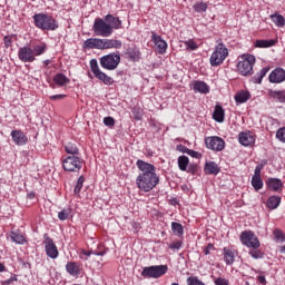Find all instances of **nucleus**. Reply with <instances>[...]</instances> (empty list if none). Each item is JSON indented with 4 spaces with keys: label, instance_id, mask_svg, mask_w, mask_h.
<instances>
[{
    "label": "nucleus",
    "instance_id": "69168bd1",
    "mask_svg": "<svg viewBox=\"0 0 285 285\" xmlns=\"http://www.w3.org/2000/svg\"><path fill=\"white\" fill-rule=\"evenodd\" d=\"M43 63L45 66H48L50 63V60H45Z\"/></svg>",
    "mask_w": 285,
    "mask_h": 285
},
{
    "label": "nucleus",
    "instance_id": "bf43d9fd",
    "mask_svg": "<svg viewBox=\"0 0 285 285\" xmlns=\"http://www.w3.org/2000/svg\"><path fill=\"white\" fill-rule=\"evenodd\" d=\"M178 150H180V153H188V148H186L185 146L178 147Z\"/></svg>",
    "mask_w": 285,
    "mask_h": 285
},
{
    "label": "nucleus",
    "instance_id": "a211bd4d",
    "mask_svg": "<svg viewBox=\"0 0 285 285\" xmlns=\"http://www.w3.org/2000/svg\"><path fill=\"white\" fill-rule=\"evenodd\" d=\"M122 46L121 40H117V39H108V38H104L101 39V50H119Z\"/></svg>",
    "mask_w": 285,
    "mask_h": 285
},
{
    "label": "nucleus",
    "instance_id": "9d476101",
    "mask_svg": "<svg viewBox=\"0 0 285 285\" xmlns=\"http://www.w3.org/2000/svg\"><path fill=\"white\" fill-rule=\"evenodd\" d=\"M239 239L243 246H246L247 248H259L262 246L259 238H257L252 230L242 232Z\"/></svg>",
    "mask_w": 285,
    "mask_h": 285
},
{
    "label": "nucleus",
    "instance_id": "ddd939ff",
    "mask_svg": "<svg viewBox=\"0 0 285 285\" xmlns=\"http://www.w3.org/2000/svg\"><path fill=\"white\" fill-rule=\"evenodd\" d=\"M18 59H20L22 63H33V61H37V58L32 51V47L28 45L19 48Z\"/></svg>",
    "mask_w": 285,
    "mask_h": 285
},
{
    "label": "nucleus",
    "instance_id": "4d7b16f0",
    "mask_svg": "<svg viewBox=\"0 0 285 285\" xmlns=\"http://www.w3.org/2000/svg\"><path fill=\"white\" fill-rule=\"evenodd\" d=\"M257 282H259V284H262V285H266L267 284L266 276H264V275L257 276Z\"/></svg>",
    "mask_w": 285,
    "mask_h": 285
},
{
    "label": "nucleus",
    "instance_id": "0eeeda50",
    "mask_svg": "<svg viewBox=\"0 0 285 285\" xmlns=\"http://www.w3.org/2000/svg\"><path fill=\"white\" fill-rule=\"evenodd\" d=\"M166 273H168V265H153L144 267L140 275L141 277L158 279V277H163Z\"/></svg>",
    "mask_w": 285,
    "mask_h": 285
},
{
    "label": "nucleus",
    "instance_id": "de8ad7c7",
    "mask_svg": "<svg viewBox=\"0 0 285 285\" xmlns=\"http://www.w3.org/2000/svg\"><path fill=\"white\" fill-rule=\"evenodd\" d=\"M105 126H108L109 128H112L115 126V118L108 116L104 118Z\"/></svg>",
    "mask_w": 285,
    "mask_h": 285
},
{
    "label": "nucleus",
    "instance_id": "20e7f679",
    "mask_svg": "<svg viewBox=\"0 0 285 285\" xmlns=\"http://www.w3.org/2000/svg\"><path fill=\"white\" fill-rule=\"evenodd\" d=\"M240 61L237 62V70L243 77H250L253 75V67L255 66V56L244 53L240 56Z\"/></svg>",
    "mask_w": 285,
    "mask_h": 285
},
{
    "label": "nucleus",
    "instance_id": "393cba45",
    "mask_svg": "<svg viewBox=\"0 0 285 285\" xmlns=\"http://www.w3.org/2000/svg\"><path fill=\"white\" fill-rule=\"evenodd\" d=\"M268 96L271 99H274V101H278L279 104H285V90H268Z\"/></svg>",
    "mask_w": 285,
    "mask_h": 285
},
{
    "label": "nucleus",
    "instance_id": "680f3d73",
    "mask_svg": "<svg viewBox=\"0 0 285 285\" xmlns=\"http://www.w3.org/2000/svg\"><path fill=\"white\" fill-rule=\"evenodd\" d=\"M0 273H6V265L0 263Z\"/></svg>",
    "mask_w": 285,
    "mask_h": 285
},
{
    "label": "nucleus",
    "instance_id": "a19ab883",
    "mask_svg": "<svg viewBox=\"0 0 285 285\" xmlns=\"http://www.w3.org/2000/svg\"><path fill=\"white\" fill-rule=\"evenodd\" d=\"M131 114L134 119H136V121H141V119L144 118V109L139 107H134L131 109Z\"/></svg>",
    "mask_w": 285,
    "mask_h": 285
},
{
    "label": "nucleus",
    "instance_id": "ea45409f",
    "mask_svg": "<svg viewBox=\"0 0 285 285\" xmlns=\"http://www.w3.org/2000/svg\"><path fill=\"white\" fill-rule=\"evenodd\" d=\"M248 255H250L253 259H264V253L259 248H250Z\"/></svg>",
    "mask_w": 285,
    "mask_h": 285
},
{
    "label": "nucleus",
    "instance_id": "79ce46f5",
    "mask_svg": "<svg viewBox=\"0 0 285 285\" xmlns=\"http://www.w3.org/2000/svg\"><path fill=\"white\" fill-rule=\"evenodd\" d=\"M83 181H86V178H83V176H80L73 189L75 195H79L81 193V189L83 188Z\"/></svg>",
    "mask_w": 285,
    "mask_h": 285
},
{
    "label": "nucleus",
    "instance_id": "49530a36",
    "mask_svg": "<svg viewBox=\"0 0 285 285\" xmlns=\"http://www.w3.org/2000/svg\"><path fill=\"white\" fill-rule=\"evenodd\" d=\"M274 237L277 242H285V234L282 232V229H275Z\"/></svg>",
    "mask_w": 285,
    "mask_h": 285
},
{
    "label": "nucleus",
    "instance_id": "6e6d98bb",
    "mask_svg": "<svg viewBox=\"0 0 285 285\" xmlns=\"http://www.w3.org/2000/svg\"><path fill=\"white\" fill-rule=\"evenodd\" d=\"M13 282H17V276H11L9 279L3 281V282H2V285H10V284H12Z\"/></svg>",
    "mask_w": 285,
    "mask_h": 285
},
{
    "label": "nucleus",
    "instance_id": "7ed1b4c3",
    "mask_svg": "<svg viewBox=\"0 0 285 285\" xmlns=\"http://www.w3.org/2000/svg\"><path fill=\"white\" fill-rule=\"evenodd\" d=\"M33 23L36 28H39V30H57L59 28V24L57 23V20L52 18L50 14L46 13H36L33 16Z\"/></svg>",
    "mask_w": 285,
    "mask_h": 285
},
{
    "label": "nucleus",
    "instance_id": "4be33fe9",
    "mask_svg": "<svg viewBox=\"0 0 285 285\" xmlns=\"http://www.w3.org/2000/svg\"><path fill=\"white\" fill-rule=\"evenodd\" d=\"M224 262L227 266H233L235 264V250L229 247L223 248Z\"/></svg>",
    "mask_w": 285,
    "mask_h": 285
},
{
    "label": "nucleus",
    "instance_id": "aec40b11",
    "mask_svg": "<svg viewBox=\"0 0 285 285\" xmlns=\"http://www.w3.org/2000/svg\"><path fill=\"white\" fill-rule=\"evenodd\" d=\"M82 48L85 50H101V38H88L83 41Z\"/></svg>",
    "mask_w": 285,
    "mask_h": 285
},
{
    "label": "nucleus",
    "instance_id": "e433bc0d",
    "mask_svg": "<svg viewBox=\"0 0 285 285\" xmlns=\"http://www.w3.org/2000/svg\"><path fill=\"white\" fill-rule=\"evenodd\" d=\"M189 163H190V160L188 159L187 156L178 157V168H179V170L186 171V169L188 168Z\"/></svg>",
    "mask_w": 285,
    "mask_h": 285
},
{
    "label": "nucleus",
    "instance_id": "13d9d810",
    "mask_svg": "<svg viewBox=\"0 0 285 285\" xmlns=\"http://www.w3.org/2000/svg\"><path fill=\"white\" fill-rule=\"evenodd\" d=\"M4 46L7 48H10V46H12V39H10L9 37H6L4 38Z\"/></svg>",
    "mask_w": 285,
    "mask_h": 285
},
{
    "label": "nucleus",
    "instance_id": "052dcab7",
    "mask_svg": "<svg viewBox=\"0 0 285 285\" xmlns=\"http://www.w3.org/2000/svg\"><path fill=\"white\" fill-rule=\"evenodd\" d=\"M82 255H85L86 257H90L92 255V252H86V249H83Z\"/></svg>",
    "mask_w": 285,
    "mask_h": 285
},
{
    "label": "nucleus",
    "instance_id": "58836bf2",
    "mask_svg": "<svg viewBox=\"0 0 285 285\" xmlns=\"http://www.w3.org/2000/svg\"><path fill=\"white\" fill-rule=\"evenodd\" d=\"M193 9L195 10V12H198V13L206 12V10H208V3L204 1L196 2L193 6Z\"/></svg>",
    "mask_w": 285,
    "mask_h": 285
},
{
    "label": "nucleus",
    "instance_id": "2f4dec72",
    "mask_svg": "<svg viewBox=\"0 0 285 285\" xmlns=\"http://www.w3.org/2000/svg\"><path fill=\"white\" fill-rule=\"evenodd\" d=\"M250 99V92L248 91H240L235 96L236 104H246Z\"/></svg>",
    "mask_w": 285,
    "mask_h": 285
},
{
    "label": "nucleus",
    "instance_id": "4468645a",
    "mask_svg": "<svg viewBox=\"0 0 285 285\" xmlns=\"http://www.w3.org/2000/svg\"><path fill=\"white\" fill-rule=\"evenodd\" d=\"M151 41L156 46V50L159 55H166V50H168V42H166L161 36L156 35L155 31H153Z\"/></svg>",
    "mask_w": 285,
    "mask_h": 285
},
{
    "label": "nucleus",
    "instance_id": "09e8293b",
    "mask_svg": "<svg viewBox=\"0 0 285 285\" xmlns=\"http://www.w3.org/2000/svg\"><path fill=\"white\" fill-rule=\"evenodd\" d=\"M183 244H184V243H183L181 240H177V242L171 243V244L169 245V248H170L171 250H179V249L181 248Z\"/></svg>",
    "mask_w": 285,
    "mask_h": 285
},
{
    "label": "nucleus",
    "instance_id": "b1692460",
    "mask_svg": "<svg viewBox=\"0 0 285 285\" xmlns=\"http://www.w3.org/2000/svg\"><path fill=\"white\" fill-rule=\"evenodd\" d=\"M31 50L33 52V57L37 59V57H41V55H46V52H48V45H46V42H40L33 45Z\"/></svg>",
    "mask_w": 285,
    "mask_h": 285
},
{
    "label": "nucleus",
    "instance_id": "338daca9",
    "mask_svg": "<svg viewBox=\"0 0 285 285\" xmlns=\"http://www.w3.org/2000/svg\"><path fill=\"white\" fill-rule=\"evenodd\" d=\"M129 57H130L131 59H135V56H132L131 52H129Z\"/></svg>",
    "mask_w": 285,
    "mask_h": 285
},
{
    "label": "nucleus",
    "instance_id": "72a5a7b5",
    "mask_svg": "<svg viewBox=\"0 0 285 285\" xmlns=\"http://www.w3.org/2000/svg\"><path fill=\"white\" fill-rule=\"evenodd\" d=\"M275 40H256L255 48H273Z\"/></svg>",
    "mask_w": 285,
    "mask_h": 285
},
{
    "label": "nucleus",
    "instance_id": "c756f323",
    "mask_svg": "<svg viewBox=\"0 0 285 285\" xmlns=\"http://www.w3.org/2000/svg\"><path fill=\"white\" fill-rule=\"evenodd\" d=\"M268 70H271V68H268V67L261 69L259 72H257L252 78L253 83H262V80L265 78L266 75H268Z\"/></svg>",
    "mask_w": 285,
    "mask_h": 285
},
{
    "label": "nucleus",
    "instance_id": "dca6fc26",
    "mask_svg": "<svg viewBox=\"0 0 285 285\" xmlns=\"http://www.w3.org/2000/svg\"><path fill=\"white\" fill-rule=\"evenodd\" d=\"M269 83H284L285 70L283 68H275L268 76Z\"/></svg>",
    "mask_w": 285,
    "mask_h": 285
},
{
    "label": "nucleus",
    "instance_id": "39448f33",
    "mask_svg": "<svg viewBox=\"0 0 285 285\" xmlns=\"http://www.w3.org/2000/svg\"><path fill=\"white\" fill-rule=\"evenodd\" d=\"M99 63L104 70H117L121 63V53L119 51L105 55L99 58Z\"/></svg>",
    "mask_w": 285,
    "mask_h": 285
},
{
    "label": "nucleus",
    "instance_id": "8fccbe9b",
    "mask_svg": "<svg viewBox=\"0 0 285 285\" xmlns=\"http://www.w3.org/2000/svg\"><path fill=\"white\" fill-rule=\"evenodd\" d=\"M214 284L215 285H230V283L228 282V279L226 278H222V277H218L214 281Z\"/></svg>",
    "mask_w": 285,
    "mask_h": 285
},
{
    "label": "nucleus",
    "instance_id": "f03ea898",
    "mask_svg": "<svg viewBox=\"0 0 285 285\" xmlns=\"http://www.w3.org/2000/svg\"><path fill=\"white\" fill-rule=\"evenodd\" d=\"M121 28V20L112 14L105 16L102 18H96L92 24V32L96 37H104L108 39V37H112V32L115 30H119Z\"/></svg>",
    "mask_w": 285,
    "mask_h": 285
},
{
    "label": "nucleus",
    "instance_id": "603ef678",
    "mask_svg": "<svg viewBox=\"0 0 285 285\" xmlns=\"http://www.w3.org/2000/svg\"><path fill=\"white\" fill-rule=\"evenodd\" d=\"M263 168H264V166L257 165V166L255 167L253 177H262V169H263Z\"/></svg>",
    "mask_w": 285,
    "mask_h": 285
},
{
    "label": "nucleus",
    "instance_id": "473e14b6",
    "mask_svg": "<svg viewBox=\"0 0 285 285\" xmlns=\"http://www.w3.org/2000/svg\"><path fill=\"white\" fill-rule=\"evenodd\" d=\"M65 150L68 155H71V156H78L79 155V148L77 147V145L72 144V142H68L66 146H65Z\"/></svg>",
    "mask_w": 285,
    "mask_h": 285
},
{
    "label": "nucleus",
    "instance_id": "f257e3e1",
    "mask_svg": "<svg viewBox=\"0 0 285 285\" xmlns=\"http://www.w3.org/2000/svg\"><path fill=\"white\" fill-rule=\"evenodd\" d=\"M136 166L139 170L136 177V186L141 193H150L159 185V176L157 174V167L150 163H146L142 159L136 161Z\"/></svg>",
    "mask_w": 285,
    "mask_h": 285
},
{
    "label": "nucleus",
    "instance_id": "a878e982",
    "mask_svg": "<svg viewBox=\"0 0 285 285\" xmlns=\"http://www.w3.org/2000/svg\"><path fill=\"white\" fill-rule=\"evenodd\" d=\"M195 92H200V95H208L210 92V87L204 81H195L194 82Z\"/></svg>",
    "mask_w": 285,
    "mask_h": 285
},
{
    "label": "nucleus",
    "instance_id": "4c0bfd02",
    "mask_svg": "<svg viewBox=\"0 0 285 285\" xmlns=\"http://www.w3.org/2000/svg\"><path fill=\"white\" fill-rule=\"evenodd\" d=\"M171 230L174 235L181 237L184 235V226L179 223H171Z\"/></svg>",
    "mask_w": 285,
    "mask_h": 285
},
{
    "label": "nucleus",
    "instance_id": "bb28decb",
    "mask_svg": "<svg viewBox=\"0 0 285 285\" xmlns=\"http://www.w3.org/2000/svg\"><path fill=\"white\" fill-rule=\"evenodd\" d=\"M219 170L222 169L219 168V165H217V163L215 161H209L205 165V173L207 175H219Z\"/></svg>",
    "mask_w": 285,
    "mask_h": 285
},
{
    "label": "nucleus",
    "instance_id": "37998d69",
    "mask_svg": "<svg viewBox=\"0 0 285 285\" xmlns=\"http://www.w3.org/2000/svg\"><path fill=\"white\" fill-rule=\"evenodd\" d=\"M185 47L187 50H197L199 48V45L193 39H189L185 41Z\"/></svg>",
    "mask_w": 285,
    "mask_h": 285
},
{
    "label": "nucleus",
    "instance_id": "2eb2a0df",
    "mask_svg": "<svg viewBox=\"0 0 285 285\" xmlns=\"http://www.w3.org/2000/svg\"><path fill=\"white\" fill-rule=\"evenodd\" d=\"M238 142L240 146H245V148H248V146H255V134L252 131H240L238 134Z\"/></svg>",
    "mask_w": 285,
    "mask_h": 285
},
{
    "label": "nucleus",
    "instance_id": "6e6552de",
    "mask_svg": "<svg viewBox=\"0 0 285 285\" xmlns=\"http://www.w3.org/2000/svg\"><path fill=\"white\" fill-rule=\"evenodd\" d=\"M89 66L96 79H98L99 81H102L105 86H112V83H115V79H112V77L101 71V69L99 68V63L97 62V59H91L89 62Z\"/></svg>",
    "mask_w": 285,
    "mask_h": 285
},
{
    "label": "nucleus",
    "instance_id": "5fc2aeb1",
    "mask_svg": "<svg viewBox=\"0 0 285 285\" xmlns=\"http://www.w3.org/2000/svg\"><path fill=\"white\" fill-rule=\"evenodd\" d=\"M214 248H215V245L208 244V245L204 248V254H205V255H210V250H213Z\"/></svg>",
    "mask_w": 285,
    "mask_h": 285
},
{
    "label": "nucleus",
    "instance_id": "1a4fd4ad",
    "mask_svg": "<svg viewBox=\"0 0 285 285\" xmlns=\"http://www.w3.org/2000/svg\"><path fill=\"white\" fill-rule=\"evenodd\" d=\"M62 168L67 173H79L83 168V160L79 156H68L62 160Z\"/></svg>",
    "mask_w": 285,
    "mask_h": 285
},
{
    "label": "nucleus",
    "instance_id": "cd10ccee",
    "mask_svg": "<svg viewBox=\"0 0 285 285\" xmlns=\"http://www.w3.org/2000/svg\"><path fill=\"white\" fill-rule=\"evenodd\" d=\"M279 204H282L281 196H271L267 199V208H269V210H276V208H279Z\"/></svg>",
    "mask_w": 285,
    "mask_h": 285
},
{
    "label": "nucleus",
    "instance_id": "f3484780",
    "mask_svg": "<svg viewBox=\"0 0 285 285\" xmlns=\"http://www.w3.org/2000/svg\"><path fill=\"white\" fill-rule=\"evenodd\" d=\"M66 271L71 277H79L83 273V267H81L80 263L68 262L66 264Z\"/></svg>",
    "mask_w": 285,
    "mask_h": 285
},
{
    "label": "nucleus",
    "instance_id": "774afa93",
    "mask_svg": "<svg viewBox=\"0 0 285 285\" xmlns=\"http://www.w3.org/2000/svg\"><path fill=\"white\" fill-rule=\"evenodd\" d=\"M171 285H179V283H173Z\"/></svg>",
    "mask_w": 285,
    "mask_h": 285
},
{
    "label": "nucleus",
    "instance_id": "6ab92c4d",
    "mask_svg": "<svg viewBox=\"0 0 285 285\" xmlns=\"http://www.w3.org/2000/svg\"><path fill=\"white\" fill-rule=\"evenodd\" d=\"M11 138L16 146H26L28 144V136L19 129L11 131Z\"/></svg>",
    "mask_w": 285,
    "mask_h": 285
},
{
    "label": "nucleus",
    "instance_id": "a18cd8bd",
    "mask_svg": "<svg viewBox=\"0 0 285 285\" xmlns=\"http://www.w3.org/2000/svg\"><path fill=\"white\" fill-rule=\"evenodd\" d=\"M70 217V210L69 209H62L61 212L58 213V219L60 222H66Z\"/></svg>",
    "mask_w": 285,
    "mask_h": 285
},
{
    "label": "nucleus",
    "instance_id": "0e129e2a",
    "mask_svg": "<svg viewBox=\"0 0 285 285\" xmlns=\"http://www.w3.org/2000/svg\"><path fill=\"white\" fill-rule=\"evenodd\" d=\"M281 253H285V245L279 248Z\"/></svg>",
    "mask_w": 285,
    "mask_h": 285
},
{
    "label": "nucleus",
    "instance_id": "412c9836",
    "mask_svg": "<svg viewBox=\"0 0 285 285\" xmlns=\"http://www.w3.org/2000/svg\"><path fill=\"white\" fill-rule=\"evenodd\" d=\"M266 186L267 188H269V190L278 193V190H282L284 188V183H282V179L279 178H268L266 180Z\"/></svg>",
    "mask_w": 285,
    "mask_h": 285
},
{
    "label": "nucleus",
    "instance_id": "f704fd0d",
    "mask_svg": "<svg viewBox=\"0 0 285 285\" xmlns=\"http://www.w3.org/2000/svg\"><path fill=\"white\" fill-rule=\"evenodd\" d=\"M252 186L255 190H262L264 188V180H262V177L253 176Z\"/></svg>",
    "mask_w": 285,
    "mask_h": 285
},
{
    "label": "nucleus",
    "instance_id": "c85d7f7f",
    "mask_svg": "<svg viewBox=\"0 0 285 285\" xmlns=\"http://www.w3.org/2000/svg\"><path fill=\"white\" fill-rule=\"evenodd\" d=\"M53 82H56L57 86H60V88H63V86H68V83H70V80L66 75L57 73L53 77Z\"/></svg>",
    "mask_w": 285,
    "mask_h": 285
},
{
    "label": "nucleus",
    "instance_id": "9b49d317",
    "mask_svg": "<svg viewBox=\"0 0 285 285\" xmlns=\"http://www.w3.org/2000/svg\"><path fill=\"white\" fill-rule=\"evenodd\" d=\"M205 146L209 150H215L216 153H222L226 148V141L219 136H209L205 138Z\"/></svg>",
    "mask_w": 285,
    "mask_h": 285
},
{
    "label": "nucleus",
    "instance_id": "c03bdc74",
    "mask_svg": "<svg viewBox=\"0 0 285 285\" xmlns=\"http://www.w3.org/2000/svg\"><path fill=\"white\" fill-rule=\"evenodd\" d=\"M276 139L282 144H285V127H282L276 131Z\"/></svg>",
    "mask_w": 285,
    "mask_h": 285
},
{
    "label": "nucleus",
    "instance_id": "e2e57ef3",
    "mask_svg": "<svg viewBox=\"0 0 285 285\" xmlns=\"http://www.w3.org/2000/svg\"><path fill=\"white\" fill-rule=\"evenodd\" d=\"M106 255V252H98V257H104Z\"/></svg>",
    "mask_w": 285,
    "mask_h": 285
},
{
    "label": "nucleus",
    "instance_id": "864d4df0",
    "mask_svg": "<svg viewBox=\"0 0 285 285\" xmlns=\"http://www.w3.org/2000/svg\"><path fill=\"white\" fill-rule=\"evenodd\" d=\"M50 99H51V101H57L59 99H66V95H63V94L53 95V96H50Z\"/></svg>",
    "mask_w": 285,
    "mask_h": 285
},
{
    "label": "nucleus",
    "instance_id": "c9c22d12",
    "mask_svg": "<svg viewBox=\"0 0 285 285\" xmlns=\"http://www.w3.org/2000/svg\"><path fill=\"white\" fill-rule=\"evenodd\" d=\"M271 19H272L273 23H275V26H277V28H284V26H285L284 16L273 14V16H271Z\"/></svg>",
    "mask_w": 285,
    "mask_h": 285
},
{
    "label": "nucleus",
    "instance_id": "423d86ee",
    "mask_svg": "<svg viewBox=\"0 0 285 285\" xmlns=\"http://www.w3.org/2000/svg\"><path fill=\"white\" fill-rule=\"evenodd\" d=\"M226 57H228V48L223 42H219L215 46V49L209 58V63L213 68H217V66H222L224 61H226Z\"/></svg>",
    "mask_w": 285,
    "mask_h": 285
},
{
    "label": "nucleus",
    "instance_id": "7c9ffc66",
    "mask_svg": "<svg viewBox=\"0 0 285 285\" xmlns=\"http://www.w3.org/2000/svg\"><path fill=\"white\" fill-rule=\"evenodd\" d=\"M10 239L14 244H19V245L26 244V236H23V234H19L18 232H11Z\"/></svg>",
    "mask_w": 285,
    "mask_h": 285
},
{
    "label": "nucleus",
    "instance_id": "3c124183",
    "mask_svg": "<svg viewBox=\"0 0 285 285\" xmlns=\"http://www.w3.org/2000/svg\"><path fill=\"white\" fill-rule=\"evenodd\" d=\"M187 155L190 157H194V159H200L202 155L198 151H195L193 149H187Z\"/></svg>",
    "mask_w": 285,
    "mask_h": 285
},
{
    "label": "nucleus",
    "instance_id": "5701e85b",
    "mask_svg": "<svg viewBox=\"0 0 285 285\" xmlns=\"http://www.w3.org/2000/svg\"><path fill=\"white\" fill-rule=\"evenodd\" d=\"M224 117H225L224 107H222V105H216L213 112L214 121H217V124H224Z\"/></svg>",
    "mask_w": 285,
    "mask_h": 285
},
{
    "label": "nucleus",
    "instance_id": "f8f14e48",
    "mask_svg": "<svg viewBox=\"0 0 285 285\" xmlns=\"http://www.w3.org/2000/svg\"><path fill=\"white\" fill-rule=\"evenodd\" d=\"M43 246L46 250V255L50 257V259H57L59 257V249L55 244V240L48 236V234L43 235Z\"/></svg>",
    "mask_w": 285,
    "mask_h": 285
}]
</instances>
